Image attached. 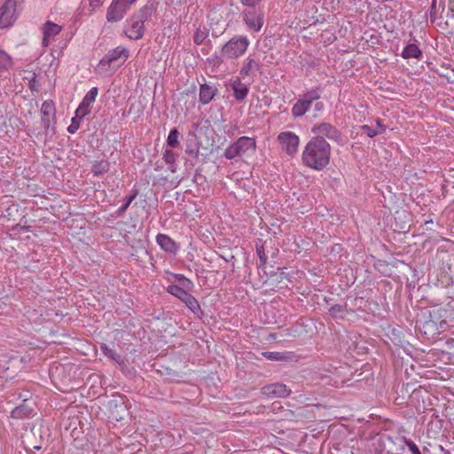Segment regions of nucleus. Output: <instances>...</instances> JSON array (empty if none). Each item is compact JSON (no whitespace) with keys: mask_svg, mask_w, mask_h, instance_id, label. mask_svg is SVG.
Masks as SVG:
<instances>
[{"mask_svg":"<svg viewBox=\"0 0 454 454\" xmlns=\"http://www.w3.org/2000/svg\"><path fill=\"white\" fill-rule=\"evenodd\" d=\"M332 147L326 140L310 138L301 153L302 164L313 170H324L330 163Z\"/></svg>","mask_w":454,"mask_h":454,"instance_id":"f257e3e1","label":"nucleus"},{"mask_svg":"<svg viewBox=\"0 0 454 454\" xmlns=\"http://www.w3.org/2000/svg\"><path fill=\"white\" fill-rule=\"evenodd\" d=\"M249 39L246 35H234L222 49L220 55L214 54L208 59L209 63L214 67H219L224 59H233L241 57L249 46Z\"/></svg>","mask_w":454,"mask_h":454,"instance_id":"f03ea898","label":"nucleus"},{"mask_svg":"<svg viewBox=\"0 0 454 454\" xmlns=\"http://www.w3.org/2000/svg\"><path fill=\"white\" fill-rule=\"evenodd\" d=\"M41 123L43 126V132L35 133L37 138L46 140L47 137H52L56 133V108L55 104L52 100H45L43 102L41 106Z\"/></svg>","mask_w":454,"mask_h":454,"instance_id":"7ed1b4c3","label":"nucleus"},{"mask_svg":"<svg viewBox=\"0 0 454 454\" xmlns=\"http://www.w3.org/2000/svg\"><path fill=\"white\" fill-rule=\"evenodd\" d=\"M255 150V138L243 136L239 137L224 150L223 156L228 160H233L237 157L253 155Z\"/></svg>","mask_w":454,"mask_h":454,"instance_id":"20e7f679","label":"nucleus"},{"mask_svg":"<svg viewBox=\"0 0 454 454\" xmlns=\"http://www.w3.org/2000/svg\"><path fill=\"white\" fill-rule=\"evenodd\" d=\"M322 91L320 87H314L301 95L300 98L292 107V115L294 118L303 116L309 112L312 103L321 98Z\"/></svg>","mask_w":454,"mask_h":454,"instance_id":"39448f33","label":"nucleus"},{"mask_svg":"<svg viewBox=\"0 0 454 454\" xmlns=\"http://www.w3.org/2000/svg\"><path fill=\"white\" fill-rule=\"evenodd\" d=\"M167 292L178 298L185 306L198 317L202 318L204 313L200 308L198 300L184 288H179L177 285H170L167 287Z\"/></svg>","mask_w":454,"mask_h":454,"instance_id":"423d86ee","label":"nucleus"},{"mask_svg":"<svg viewBox=\"0 0 454 454\" xmlns=\"http://www.w3.org/2000/svg\"><path fill=\"white\" fill-rule=\"evenodd\" d=\"M311 132L315 135L312 138H319L335 142L338 145L344 143V137L340 129L329 122H320L313 125Z\"/></svg>","mask_w":454,"mask_h":454,"instance_id":"0eeeda50","label":"nucleus"},{"mask_svg":"<svg viewBox=\"0 0 454 454\" xmlns=\"http://www.w3.org/2000/svg\"><path fill=\"white\" fill-rule=\"evenodd\" d=\"M24 0H5L0 7V28H5L13 24L18 17V9Z\"/></svg>","mask_w":454,"mask_h":454,"instance_id":"6e6552de","label":"nucleus"},{"mask_svg":"<svg viewBox=\"0 0 454 454\" xmlns=\"http://www.w3.org/2000/svg\"><path fill=\"white\" fill-rule=\"evenodd\" d=\"M278 141L281 150L291 157H294L299 148L300 137L292 131H283L278 135Z\"/></svg>","mask_w":454,"mask_h":454,"instance_id":"1a4fd4ad","label":"nucleus"},{"mask_svg":"<svg viewBox=\"0 0 454 454\" xmlns=\"http://www.w3.org/2000/svg\"><path fill=\"white\" fill-rule=\"evenodd\" d=\"M241 16L250 31L259 32L264 24L263 13L260 11L246 9L242 12Z\"/></svg>","mask_w":454,"mask_h":454,"instance_id":"9d476101","label":"nucleus"},{"mask_svg":"<svg viewBox=\"0 0 454 454\" xmlns=\"http://www.w3.org/2000/svg\"><path fill=\"white\" fill-rule=\"evenodd\" d=\"M129 58V51L122 46H118L110 51L99 62L102 66H111L117 63V66L122 65Z\"/></svg>","mask_w":454,"mask_h":454,"instance_id":"9b49d317","label":"nucleus"},{"mask_svg":"<svg viewBox=\"0 0 454 454\" xmlns=\"http://www.w3.org/2000/svg\"><path fill=\"white\" fill-rule=\"evenodd\" d=\"M129 8L130 5L124 0H113L106 13L107 20L110 22L121 20Z\"/></svg>","mask_w":454,"mask_h":454,"instance_id":"f8f14e48","label":"nucleus"},{"mask_svg":"<svg viewBox=\"0 0 454 454\" xmlns=\"http://www.w3.org/2000/svg\"><path fill=\"white\" fill-rule=\"evenodd\" d=\"M261 393L268 398H286L290 395L291 389L283 383H272L261 388Z\"/></svg>","mask_w":454,"mask_h":454,"instance_id":"ddd939ff","label":"nucleus"},{"mask_svg":"<svg viewBox=\"0 0 454 454\" xmlns=\"http://www.w3.org/2000/svg\"><path fill=\"white\" fill-rule=\"evenodd\" d=\"M145 26L142 25L141 20H137L133 16L127 20L124 33L131 40L141 39L144 35Z\"/></svg>","mask_w":454,"mask_h":454,"instance_id":"4468645a","label":"nucleus"},{"mask_svg":"<svg viewBox=\"0 0 454 454\" xmlns=\"http://www.w3.org/2000/svg\"><path fill=\"white\" fill-rule=\"evenodd\" d=\"M62 30V27L52 22V21H46L43 27L42 31L43 34L42 44L43 47H47L51 41H53Z\"/></svg>","mask_w":454,"mask_h":454,"instance_id":"2eb2a0df","label":"nucleus"},{"mask_svg":"<svg viewBox=\"0 0 454 454\" xmlns=\"http://www.w3.org/2000/svg\"><path fill=\"white\" fill-rule=\"evenodd\" d=\"M156 242L166 253L176 254L180 247L168 235L159 233L156 236Z\"/></svg>","mask_w":454,"mask_h":454,"instance_id":"dca6fc26","label":"nucleus"},{"mask_svg":"<svg viewBox=\"0 0 454 454\" xmlns=\"http://www.w3.org/2000/svg\"><path fill=\"white\" fill-rule=\"evenodd\" d=\"M217 94L218 89L215 84L203 83L200 86L199 100L202 105H207Z\"/></svg>","mask_w":454,"mask_h":454,"instance_id":"f3484780","label":"nucleus"},{"mask_svg":"<svg viewBox=\"0 0 454 454\" xmlns=\"http://www.w3.org/2000/svg\"><path fill=\"white\" fill-rule=\"evenodd\" d=\"M230 87L233 90V96L239 102L244 100L249 92L248 87L243 83L239 78H236L230 81Z\"/></svg>","mask_w":454,"mask_h":454,"instance_id":"a211bd4d","label":"nucleus"},{"mask_svg":"<svg viewBox=\"0 0 454 454\" xmlns=\"http://www.w3.org/2000/svg\"><path fill=\"white\" fill-rule=\"evenodd\" d=\"M155 10L156 9L153 3H147L132 16L137 20H141L142 25L145 26V22L152 17V15L155 12Z\"/></svg>","mask_w":454,"mask_h":454,"instance_id":"6ab92c4d","label":"nucleus"},{"mask_svg":"<svg viewBox=\"0 0 454 454\" xmlns=\"http://www.w3.org/2000/svg\"><path fill=\"white\" fill-rule=\"evenodd\" d=\"M259 69H260V65H259L258 61L252 59L251 57H247L245 60V63H244L242 68L239 71V74L242 77H247V76H249V75L254 74L255 72L259 71Z\"/></svg>","mask_w":454,"mask_h":454,"instance_id":"aec40b11","label":"nucleus"},{"mask_svg":"<svg viewBox=\"0 0 454 454\" xmlns=\"http://www.w3.org/2000/svg\"><path fill=\"white\" fill-rule=\"evenodd\" d=\"M401 57L405 59H420L422 58V51L416 43H409L403 48Z\"/></svg>","mask_w":454,"mask_h":454,"instance_id":"412c9836","label":"nucleus"},{"mask_svg":"<svg viewBox=\"0 0 454 454\" xmlns=\"http://www.w3.org/2000/svg\"><path fill=\"white\" fill-rule=\"evenodd\" d=\"M377 127H371L369 125H363L362 130L369 137H374L377 135L382 134L386 131V126L382 124L380 120L376 121Z\"/></svg>","mask_w":454,"mask_h":454,"instance_id":"4be33fe9","label":"nucleus"},{"mask_svg":"<svg viewBox=\"0 0 454 454\" xmlns=\"http://www.w3.org/2000/svg\"><path fill=\"white\" fill-rule=\"evenodd\" d=\"M348 312L347 304H334L329 309V315L333 319H344Z\"/></svg>","mask_w":454,"mask_h":454,"instance_id":"5701e85b","label":"nucleus"},{"mask_svg":"<svg viewBox=\"0 0 454 454\" xmlns=\"http://www.w3.org/2000/svg\"><path fill=\"white\" fill-rule=\"evenodd\" d=\"M13 61L12 57L4 50H0V74L12 68Z\"/></svg>","mask_w":454,"mask_h":454,"instance_id":"b1692460","label":"nucleus"},{"mask_svg":"<svg viewBox=\"0 0 454 454\" xmlns=\"http://www.w3.org/2000/svg\"><path fill=\"white\" fill-rule=\"evenodd\" d=\"M109 168L110 163L107 160H99L93 163L91 171L95 176H99L106 173Z\"/></svg>","mask_w":454,"mask_h":454,"instance_id":"393cba45","label":"nucleus"},{"mask_svg":"<svg viewBox=\"0 0 454 454\" xmlns=\"http://www.w3.org/2000/svg\"><path fill=\"white\" fill-rule=\"evenodd\" d=\"M176 279L179 283V288H184V291L190 292L193 288V283L187 278H185L184 275L176 274Z\"/></svg>","mask_w":454,"mask_h":454,"instance_id":"a878e982","label":"nucleus"},{"mask_svg":"<svg viewBox=\"0 0 454 454\" xmlns=\"http://www.w3.org/2000/svg\"><path fill=\"white\" fill-rule=\"evenodd\" d=\"M137 190H133L131 194L124 199V204L118 209V215H121L128 209L131 202L137 198Z\"/></svg>","mask_w":454,"mask_h":454,"instance_id":"bb28decb","label":"nucleus"},{"mask_svg":"<svg viewBox=\"0 0 454 454\" xmlns=\"http://www.w3.org/2000/svg\"><path fill=\"white\" fill-rule=\"evenodd\" d=\"M179 132L176 129H173L169 131L167 143L171 147H176L179 145Z\"/></svg>","mask_w":454,"mask_h":454,"instance_id":"cd10ccee","label":"nucleus"},{"mask_svg":"<svg viewBox=\"0 0 454 454\" xmlns=\"http://www.w3.org/2000/svg\"><path fill=\"white\" fill-rule=\"evenodd\" d=\"M91 111V106L87 105L84 102H81L78 108L75 111L76 117H79L80 120L88 115Z\"/></svg>","mask_w":454,"mask_h":454,"instance_id":"c85d7f7f","label":"nucleus"},{"mask_svg":"<svg viewBox=\"0 0 454 454\" xmlns=\"http://www.w3.org/2000/svg\"><path fill=\"white\" fill-rule=\"evenodd\" d=\"M30 413H31L30 409H27L25 405H20V406L16 407L12 411V417L15 418V419H20V418L29 415Z\"/></svg>","mask_w":454,"mask_h":454,"instance_id":"c756f323","label":"nucleus"},{"mask_svg":"<svg viewBox=\"0 0 454 454\" xmlns=\"http://www.w3.org/2000/svg\"><path fill=\"white\" fill-rule=\"evenodd\" d=\"M98 93V90L97 87L91 88L83 98L82 102L91 106L95 102Z\"/></svg>","mask_w":454,"mask_h":454,"instance_id":"7c9ffc66","label":"nucleus"},{"mask_svg":"<svg viewBox=\"0 0 454 454\" xmlns=\"http://www.w3.org/2000/svg\"><path fill=\"white\" fill-rule=\"evenodd\" d=\"M208 33L206 29L198 28L193 35L194 43L197 45L201 44L207 37Z\"/></svg>","mask_w":454,"mask_h":454,"instance_id":"2f4dec72","label":"nucleus"},{"mask_svg":"<svg viewBox=\"0 0 454 454\" xmlns=\"http://www.w3.org/2000/svg\"><path fill=\"white\" fill-rule=\"evenodd\" d=\"M263 356L271 361H282L285 359V356L280 352H265Z\"/></svg>","mask_w":454,"mask_h":454,"instance_id":"473e14b6","label":"nucleus"},{"mask_svg":"<svg viewBox=\"0 0 454 454\" xmlns=\"http://www.w3.org/2000/svg\"><path fill=\"white\" fill-rule=\"evenodd\" d=\"M80 119L79 117H76V115L72 118L71 124L67 127V131L70 134H74L78 129L80 128Z\"/></svg>","mask_w":454,"mask_h":454,"instance_id":"72a5a7b5","label":"nucleus"},{"mask_svg":"<svg viewBox=\"0 0 454 454\" xmlns=\"http://www.w3.org/2000/svg\"><path fill=\"white\" fill-rule=\"evenodd\" d=\"M163 159L167 164H174L176 160V154L171 150H166L163 153Z\"/></svg>","mask_w":454,"mask_h":454,"instance_id":"f704fd0d","label":"nucleus"},{"mask_svg":"<svg viewBox=\"0 0 454 454\" xmlns=\"http://www.w3.org/2000/svg\"><path fill=\"white\" fill-rule=\"evenodd\" d=\"M404 443L412 454H421L419 447L411 439L404 438Z\"/></svg>","mask_w":454,"mask_h":454,"instance_id":"c9c22d12","label":"nucleus"},{"mask_svg":"<svg viewBox=\"0 0 454 454\" xmlns=\"http://www.w3.org/2000/svg\"><path fill=\"white\" fill-rule=\"evenodd\" d=\"M102 350L106 356L111 357L116 362H119V360L121 359V356L117 355L115 351L108 348L106 345L102 346Z\"/></svg>","mask_w":454,"mask_h":454,"instance_id":"e433bc0d","label":"nucleus"},{"mask_svg":"<svg viewBox=\"0 0 454 454\" xmlns=\"http://www.w3.org/2000/svg\"><path fill=\"white\" fill-rule=\"evenodd\" d=\"M262 0H240V3L247 7L254 8Z\"/></svg>","mask_w":454,"mask_h":454,"instance_id":"4c0bfd02","label":"nucleus"},{"mask_svg":"<svg viewBox=\"0 0 454 454\" xmlns=\"http://www.w3.org/2000/svg\"><path fill=\"white\" fill-rule=\"evenodd\" d=\"M257 254L260 258L261 265H264L267 262V256L264 254L263 248H257Z\"/></svg>","mask_w":454,"mask_h":454,"instance_id":"58836bf2","label":"nucleus"},{"mask_svg":"<svg viewBox=\"0 0 454 454\" xmlns=\"http://www.w3.org/2000/svg\"><path fill=\"white\" fill-rule=\"evenodd\" d=\"M14 230H18V231H20L22 232H29L31 230V227L30 226H21L20 224H17L14 228Z\"/></svg>","mask_w":454,"mask_h":454,"instance_id":"ea45409f","label":"nucleus"},{"mask_svg":"<svg viewBox=\"0 0 454 454\" xmlns=\"http://www.w3.org/2000/svg\"><path fill=\"white\" fill-rule=\"evenodd\" d=\"M323 106L324 105L322 102H317V103H316L315 107L317 110H321L323 108Z\"/></svg>","mask_w":454,"mask_h":454,"instance_id":"a19ab883","label":"nucleus"},{"mask_svg":"<svg viewBox=\"0 0 454 454\" xmlns=\"http://www.w3.org/2000/svg\"><path fill=\"white\" fill-rule=\"evenodd\" d=\"M236 129H237V126L235 125V126L233 127V129H232V130H229V131H227L228 136H230V137L233 136V135H234V130H235Z\"/></svg>","mask_w":454,"mask_h":454,"instance_id":"79ce46f5","label":"nucleus"},{"mask_svg":"<svg viewBox=\"0 0 454 454\" xmlns=\"http://www.w3.org/2000/svg\"><path fill=\"white\" fill-rule=\"evenodd\" d=\"M130 6L137 1V0H124Z\"/></svg>","mask_w":454,"mask_h":454,"instance_id":"37998d69","label":"nucleus"},{"mask_svg":"<svg viewBox=\"0 0 454 454\" xmlns=\"http://www.w3.org/2000/svg\"><path fill=\"white\" fill-rule=\"evenodd\" d=\"M35 449L39 450L41 449V447L40 446H35Z\"/></svg>","mask_w":454,"mask_h":454,"instance_id":"c03bdc74","label":"nucleus"}]
</instances>
